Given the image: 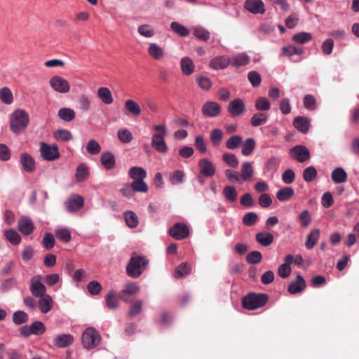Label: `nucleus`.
Masks as SVG:
<instances>
[{
	"label": "nucleus",
	"instance_id": "f257e3e1",
	"mask_svg": "<svg viewBox=\"0 0 359 359\" xmlns=\"http://www.w3.org/2000/svg\"><path fill=\"white\" fill-rule=\"evenodd\" d=\"M29 123V115L22 109H15L10 115V129L15 134L24 132Z\"/></svg>",
	"mask_w": 359,
	"mask_h": 359
},
{
	"label": "nucleus",
	"instance_id": "f03ea898",
	"mask_svg": "<svg viewBox=\"0 0 359 359\" xmlns=\"http://www.w3.org/2000/svg\"><path fill=\"white\" fill-rule=\"evenodd\" d=\"M154 133L151 137V146L159 153H165L168 151L165 138L168 135V130L165 124H158L153 126Z\"/></svg>",
	"mask_w": 359,
	"mask_h": 359
},
{
	"label": "nucleus",
	"instance_id": "7ed1b4c3",
	"mask_svg": "<svg viewBox=\"0 0 359 359\" xmlns=\"http://www.w3.org/2000/svg\"><path fill=\"white\" fill-rule=\"evenodd\" d=\"M148 264L149 261L145 257L135 255L132 256L126 266L127 274L131 278H138L146 269Z\"/></svg>",
	"mask_w": 359,
	"mask_h": 359
},
{
	"label": "nucleus",
	"instance_id": "20e7f679",
	"mask_svg": "<svg viewBox=\"0 0 359 359\" xmlns=\"http://www.w3.org/2000/svg\"><path fill=\"white\" fill-rule=\"evenodd\" d=\"M81 341L84 348L93 349L100 344L101 337L95 328L89 327L83 332Z\"/></svg>",
	"mask_w": 359,
	"mask_h": 359
},
{
	"label": "nucleus",
	"instance_id": "39448f33",
	"mask_svg": "<svg viewBox=\"0 0 359 359\" xmlns=\"http://www.w3.org/2000/svg\"><path fill=\"white\" fill-rule=\"evenodd\" d=\"M268 301L265 294H249L243 298V306L248 310H255L264 306Z\"/></svg>",
	"mask_w": 359,
	"mask_h": 359
},
{
	"label": "nucleus",
	"instance_id": "423d86ee",
	"mask_svg": "<svg viewBox=\"0 0 359 359\" xmlns=\"http://www.w3.org/2000/svg\"><path fill=\"white\" fill-rule=\"evenodd\" d=\"M40 154L43 159L53 161L60 158L59 149L57 144H48L43 142H40Z\"/></svg>",
	"mask_w": 359,
	"mask_h": 359
},
{
	"label": "nucleus",
	"instance_id": "0eeeda50",
	"mask_svg": "<svg viewBox=\"0 0 359 359\" xmlns=\"http://www.w3.org/2000/svg\"><path fill=\"white\" fill-rule=\"evenodd\" d=\"M42 281L43 277L41 275L34 276L30 280L29 290L35 297L46 294V287Z\"/></svg>",
	"mask_w": 359,
	"mask_h": 359
},
{
	"label": "nucleus",
	"instance_id": "6e6552de",
	"mask_svg": "<svg viewBox=\"0 0 359 359\" xmlns=\"http://www.w3.org/2000/svg\"><path fill=\"white\" fill-rule=\"evenodd\" d=\"M51 88L57 93H67L70 90L69 81L60 76H54L49 80Z\"/></svg>",
	"mask_w": 359,
	"mask_h": 359
},
{
	"label": "nucleus",
	"instance_id": "1a4fd4ad",
	"mask_svg": "<svg viewBox=\"0 0 359 359\" xmlns=\"http://www.w3.org/2000/svg\"><path fill=\"white\" fill-rule=\"evenodd\" d=\"M170 235L177 240H182L189 236V229L184 223H176L169 230Z\"/></svg>",
	"mask_w": 359,
	"mask_h": 359
},
{
	"label": "nucleus",
	"instance_id": "9d476101",
	"mask_svg": "<svg viewBox=\"0 0 359 359\" xmlns=\"http://www.w3.org/2000/svg\"><path fill=\"white\" fill-rule=\"evenodd\" d=\"M244 8L250 13L264 14L266 11L265 4L262 0H246Z\"/></svg>",
	"mask_w": 359,
	"mask_h": 359
},
{
	"label": "nucleus",
	"instance_id": "9b49d317",
	"mask_svg": "<svg viewBox=\"0 0 359 359\" xmlns=\"http://www.w3.org/2000/svg\"><path fill=\"white\" fill-rule=\"evenodd\" d=\"M147 53L151 58L156 61H161L164 58L165 51L157 43H149L147 47Z\"/></svg>",
	"mask_w": 359,
	"mask_h": 359
},
{
	"label": "nucleus",
	"instance_id": "f8f14e48",
	"mask_svg": "<svg viewBox=\"0 0 359 359\" xmlns=\"http://www.w3.org/2000/svg\"><path fill=\"white\" fill-rule=\"evenodd\" d=\"M202 111L206 116L216 117L221 112V107L216 102H206L202 107Z\"/></svg>",
	"mask_w": 359,
	"mask_h": 359
},
{
	"label": "nucleus",
	"instance_id": "ddd939ff",
	"mask_svg": "<svg viewBox=\"0 0 359 359\" xmlns=\"http://www.w3.org/2000/svg\"><path fill=\"white\" fill-rule=\"evenodd\" d=\"M231 62V58L226 55H221L213 57L209 63V67L215 70H220L226 68Z\"/></svg>",
	"mask_w": 359,
	"mask_h": 359
},
{
	"label": "nucleus",
	"instance_id": "4468645a",
	"mask_svg": "<svg viewBox=\"0 0 359 359\" xmlns=\"http://www.w3.org/2000/svg\"><path fill=\"white\" fill-rule=\"evenodd\" d=\"M84 199L83 198L78 194L71 196L66 203L67 209L70 212H74L83 206Z\"/></svg>",
	"mask_w": 359,
	"mask_h": 359
},
{
	"label": "nucleus",
	"instance_id": "2eb2a0df",
	"mask_svg": "<svg viewBox=\"0 0 359 359\" xmlns=\"http://www.w3.org/2000/svg\"><path fill=\"white\" fill-rule=\"evenodd\" d=\"M290 154H293L297 161L303 163L310 158L309 149L303 145H297L290 149Z\"/></svg>",
	"mask_w": 359,
	"mask_h": 359
},
{
	"label": "nucleus",
	"instance_id": "dca6fc26",
	"mask_svg": "<svg viewBox=\"0 0 359 359\" xmlns=\"http://www.w3.org/2000/svg\"><path fill=\"white\" fill-rule=\"evenodd\" d=\"M245 103L240 99H234L231 100L228 106V111L233 116H238L243 114L245 111Z\"/></svg>",
	"mask_w": 359,
	"mask_h": 359
},
{
	"label": "nucleus",
	"instance_id": "f3484780",
	"mask_svg": "<svg viewBox=\"0 0 359 359\" xmlns=\"http://www.w3.org/2000/svg\"><path fill=\"white\" fill-rule=\"evenodd\" d=\"M20 163L24 171L32 172L36 168L34 158L28 153H22L20 156Z\"/></svg>",
	"mask_w": 359,
	"mask_h": 359
},
{
	"label": "nucleus",
	"instance_id": "a211bd4d",
	"mask_svg": "<svg viewBox=\"0 0 359 359\" xmlns=\"http://www.w3.org/2000/svg\"><path fill=\"white\" fill-rule=\"evenodd\" d=\"M200 172L205 177H212L215 174V168L207 158H202L198 162Z\"/></svg>",
	"mask_w": 359,
	"mask_h": 359
},
{
	"label": "nucleus",
	"instance_id": "6ab92c4d",
	"mask_svg": "<svg viewBox=\"0 0 359 359\" xmlns=\"http://www.w3.org/2000/svg\"><path fill=\"white\" fill-rule=\"evenodd\" d=\"M18 227L19 231L26 236L31 234L34 229V223L32 219L25 216H23L20 219Z\"/></svg>",
	"mask_w": 359,
	"mask_h": 359
},
{
	"label": "nucleus",
	"instance_id": "aec40b11",
	"mask_svg": "<svg viewBox=\"0 0 359 359\" xmlns=\"http://www.w3.org/2000/svg\"><path fill=\"white\" fill-rule=\"evenodd\" d=\"M306 287V282L301 275H298L295 280L291 281L288 285V292L290 294H297L302 292Z\"/></svg>",
	"mask_w": 359,
	"mask_h": 359
},
{
	"label": "nucleus",
	"instance_id": "412c9836",
	"mask_svg": "<svg viewBox=\"0 0 359 359\" xmlns=\"http://www.w3.org/2000/svg\"><path fill=\"white\" fill-rule=\"evenodd\" d=\"M254 175V168L252 164L250 162H244L241 165L240 177L242 183L244 182H250Z\"/></svg>",
	"mask_w": 359,
	"mask_h": 359
},
{
	"label": "nucleus",
	"instance_id": "4be33fe9",
	"mask_svg": "<svg viewBox=\"0 0 359 359\" xmlns=\"http://www.w3.org/2000/svg\"><path fill=\"white\" fill-rule=\"evenodd\" d=\"M38 298H39V300L38 302L37 306L39 307L41 313H47L49 312L53 308V298L48 294L39 297Z\"/></svg>",
	"mask_w": 359,
	"mask_h": 359
},
{
	"label": "nucleus",
	"instance_id": "5701e85b",
	"mask_svg": "<svg viewBox=\"0 0 359 359\" xmlns=\"http://www.w3.org/2000/svg\"><path fill=\"white\" fill-rule=\"evenodd\" d=\"M74 342V337L70 334H59L53 339V344L56 347L65 348Z\"/></svg>",
	"mask_w": 359,
	"mask_h": 359
},
{
	"label": "nucleus",
	"instance_id": "b1692460",
	"mask_svg": "<svg viewBox=\"0 0 359 359\" xmlns=\"http://www.w3.org/2000/svg\"><path fill=\"white\" fill-rule=\"evenodd\" d=\"M97 95L102 102L105 104L109 105L114 102L112 93L107 87L102 86L98 88Z\"/></svg>",
	"mask_w": 359,
	"mask_h": 359
},
{
	"label": "nucleus",
	"instance_id": "393cba45",
	"mask_svg": "<svg viewBox=\"0 0 359 359\" xmlns=\"http://www.w3.org/2000/svg\"><path fill=\"white\" fill-rule=\"evenodd\" d=\"M310 119L305 116H297L294 119L293 125L297 130L306 134L310 128Z\"/></svg>",
	"mask_w": 359,
	"mask_h": 359
},
{
	"label": "nucleus",
	"instance_id": "a878e982",
	"mask_svg": "<svg viewBox=\"0 0 359 359\" xmlns=\"http://www.w3.org/2000/svg\"><path fill=\"white\" fill-rule=\"evenodd\" d=\"M140 287L135 283H129L126 284L123 289L119 293V297L121 299L127 300L126 296L134 295L140 292Z\"/></svg>",
	"mask_w": 359,
	"mask_h": 359
},
{
	"label": "nucleus",
	"instance_id": "bb28decb",
	"mask_svg": "<svg viewBox=\"0 0 359 359\" xmlns=\"http://www.w3.org/2000/svg\"><path fill=\"white\" fill-rule=\"evenodd\" d=\"M250 59L248 55L245 53H242L233 56L231 59L230 64L233 67L238 68L242 66L247 65L250 62Z\"/></svg>",
	"mask_w": 359,
	"mask_h": 359
},
{
	"label": "nucleus",
	"instance_id": "cd10ccee",
	"mask_svg": "<svg viewBox=\"0 0 359 359\" xmlns=\"http://www.w3.org/2000/svg\"><path fill=\"white\" fill-rule=\"evenodd\" d=\"M273 236L268 231H261L256 234L257 241L262 246L267 247L273 241Z\"/></svg>",
	"mask_w": 359,
	"mask_h": 359
},
{
	"label": "nucleus",
	"instance_id": "c85d7f7f",
	"mask_svg": "<svg viewBox=\"0 0 359 359\" xmlns=\"http://www.w3.org/2000/svg\"><path fill=\"white\" fill-rule=\"evenodd\" d=\"M100 161L103 166L107 170L112 169L115 166V157L111 152L107 151L102 153L100 156Z\"/></svg>",
	"mask_w": 359,
	"mask_h": 359
},
{
	"label": "nucleus",
	"instance_id": "c756f323",
	"mask_svg": "<svg viewBox=\"0 0 359 359\" xmlns=\"http://www.w3.org/2000/svg\"><path fill=\"white\" fill-rule=\"evenodd\" d=\"M180 67L182 73L187 76L191 75L194 72L195 69L192 60L187 57L182 58L180 61Z\"/></svg>",
	"mask_w": 359,
	"mask_h": 359
},
{
	"label": "nucleus",
	"instance_id": "7c9ffc66",
	"mask_svg": "<svg viewBox=\"0 0 359 359\" xmlns=\"http://www.w3.org/2000/svg\"><path fill=\"white\" fill-rule=\"evenodd\" d=\"M332 181L336 184L344 183L347 180V173L342 168H337L331 175Z\"/></svg>",
	"mask_w": 359,
	"mask_h": 359
},
{
	"label": "nucleus",
	"instance_id": "2f4dec72",
	"mask_svg": "<svg viewBox=\"0 0 359 359\" xmlns=\"http://www.w3.org/2000/svg\"><path fill=\"white\" fill-rule=\"evenodd\" d=\"M125 107L126 110L133 116H139L142 113L140 104L132 99H128L125 101Z\"/></svg>",
	"mask_w": 359,
	"mask_h": 359
},
{
	"label": "nucleus",
	"instance_id": "473e14b6",
	"mask_svg": "<svg viewBox=\"0 0 359 359\" xmlns=\"http://www.w3.org/2000/svg\"><path fill=\"white\" fill-rule=\"evenodd\" d=\"M128 175L133 181L141 180L146 178L147 172L141 167L134 166L129 170Z\"/></svg>",
	"mask_w": 359,
	"mask_h": 359
},
{
	"label": "nucleus",
	"instance_id": "72a5a7b5",
	"mask_svg": "<svg viewBox=\"0 0 359 359\" xmlns=\"http://www.w3.org/2000/svg\"><path fill=\"white\" fill-rule=\"evenodd\" d=\"M319 237L320 230L318 229H312L307 236L306 241L305 243L306 248L309 250L312 249L316 244Z\"/></svg>",
	"mask_w": 359,
	"mask_h": 359
},
{
	"label": "nucleus",
	"instance_id": "f704fd0d",
	"mask_svg": "<svg viewBox=\"0 0 359 359\" xmlns=\"http://www.w3.org/2000/svg\"><path fill=\"white\" fill-rule=\"evenodd\" d=\"M58 117L65 121L70 122L73 121L76 117V113L74 109L68 107L61 108L58 111Z\"/></svg>",
	"mask_w": 359,
	"mask_h": 359
},
{
	"label": "nucleus",
	"instance_id": "c9c22d12",
	"mask_svg": "<svg viewBox=\"0 0 359 359\" xmlns=\"http://www.w3.org/2000/svg\"><path fill=\"white\" fill-rule=\"evenodd\" d=\"M89 176V170L88 167L85 163H81L78 165L76 173L75 178L77 182H83L86 180Z\"/></svg>",
	"mask_w": 359,
	"mask_h": 359
},
{
	"label": "nucleus",
	"instance_id": "e433bc0d",
	"mask_svg": "<svg viewBox=\"0 0 359 359\" xmlns=\"http://www.w3.org/2000/svg\"><path fill=\"white\" fill-rule=\"evenodd\" d=\"M224 133L219 128H215L210 131V140L214 147H218L222 142Z\"/></svg>",
	"mask_w": 359,
	"mask_h": 359
},
{
	"label": "nucleus",
	"instance_id": "4c0bfd02",
	"mask_svg": "<svg viewBox=\"0 0 359 359\" xmlns=\"http://www.w3.org/2000/svg\"><path fill=\"white\" fill-rule=\"evenodd\" d=\"M53 137L57 141L69 142L72 140V133L67 129H58L53 133Z\"/></svg>",
	"mask_w": 359,
	"mask_h": 359
},
{
	"label": "nucleus",
	"instance_id": "58836bf2",
	"mask_svg": "<svg viewBox=\"0 0 359 359\" xmlns=\"http://www.w3.org/2000/svg\"><path fill=\"white\" fill-rule=\"evenodd\" d=\"M0 100L6 104H11L13 102V95L8 87L0 88Z\"/></svg>",
	"mask_w": 359,
	"mask_h": 359
},
{
	"label": "nucleus",
	"instance_id": "ea45409f",
	"mask_svg": "<svg viewBox=\"0 0 359 359\" xmlns=\"http://www.w3.org/2000/svg\"><path fill=\"white\" fill-rule=\"evenodd\" d=\"M269 119V116L265 113H256L250 118V123L254 127L265 124Z\"/></svg>",
	"mask_w": 359,
	"mask_h": 359
},
{
	"label": "nucleus",
	"instance_id": "a19ab883",
	"mask_svg": "<svg viewBox=\"0 0 359 359\" xmlns=\"http://www.w3.org/2000/svg\"><path fill=\"white\" fill-rule=\"evenodd\" d=\"M138 34L144 38H151L155 35L153 27L149 24H144L138 26Z\"/></svg>",
	"mask_w": 359,
	"mask_h": 359
},
{
	"label": "nucleus",
	"instance_id": "79ce46f5",
	"mask_svg": "<svg viewBox=\"0 0 359 359\" xmlns=\"http://www.w3.org/2000/svg\"><path fill=\"white\" fill-rule=\"evenodd\" d=\"M5 237L13 245H18L21 241V237L15 229H10L5 231Z\"/></svg>",
	"mask_w": 359,
	"mask_h": 359
},
{
	"label": "nucleus",
	"instance_id": "37998d69",
	"mask_svg": "<svg viewBox=\"0 0 359 359\" xmlns=\"http://www.w3.org/2000/svg\"><path fill=\"white\" fill-rule=\"evenodd\" d=\"M124 218L126 224L130 228H135L139 223L137 215L133 211H126Z\"/></svg>",
	"mask_w": 359,
	"mask_h": 359
},
{
	"label": "nucleus",
	"instance_id": "c03bdc74",
	"mask_svg": "<svg viewBox=\"0 0 359 359\" xmlns=\"http://www.w3.org/2000/svg\"><path fill=\"white\" fill-rule=\"evenodd\" d=\"M294 195V190L291 187H285L278 191L276 193L277 198L280 201L290 200Z\"/></svg>",
	"mask_w": 359,
	"mask_h": 359
},
{
	"label": "nucleus",
	"instance_id": "a18cd8bd",
	"mask_svg": "<svg viewBox=\"0 0 359 359\" xmlns=\"http://www.w3.org/2000/svg\"><path fill=\"white\" fill-rule=\"evenodd\" d=\"M292 39L297 43L304 44L312 39V35L309 32H302L294 34Z\"/></svg>",
	"mask_w": 359,
	"mask_h": 359
},
{
	"label": "nucleus",
	"instance_id": "49530a36",
	"mask_svg": "<svg viewBox=\"0 0 359 359\" xmlns=\"http://www.w3.org/2000/svg\"><path fill=\"white\" fill-rule=\"evenodd\" d=\"M255 147V141L253 138L250 137L245 140L243 144L242 154L244 156L250 155Z\"/></svg>",
	"mask_w": 359,
	"mask_h": 359
},
{
	"label": "nucleus",
	"instance_id": "de8ad7c7",
	"mask_svg": "<svg viewBox=\"0 0 359 359\" xmlns=\"http://www.w3.org/2000/svg\"><path fill=\"white\" fill-rule=\"evenodd\" d=\"M222 192L226 200L230 202H235L236 201L238 193L235 187L232 186H226Z\"/></svg>",
	"mask_w": 359,
	"mask_h": 359
},
{
	"label": "nucleus",
	"instance_id": "09e8293b",
	"mask_svg": "<svg viewBox=\"0 0 359 359\" xmlns=\"http://www.w3.org/2000/svg\"><path fill=\"white\" fill-rule=\"evenodd\" d=\"M121 299L116 296L113 291H109L106 296V304L108 308L115 309L118 306V300Z\"/></svg>",
	"mask_w": 359,
	"mask_h": 359
},
{
	"label": "nucleus",
	"instance_id": "8fccbe9b",
	"mask_svg": "<svg viewBox=\"0 0 359 359\" xmlns=\"http://www.w3.org/2000/svg\"><path fill=\"white\" fill-rule=\"evenodd\" d=\"M56 237L64 243H68L71 238V233L66 228H57L55 231Z\"/></svg>",
	"mask_w": 359,
	"mask_h": 359
},
{
	"label": "nucleus",
	"instance_id": "3c124183",
	"mask_svg": "<svg viewBox=\"0 0 359 359\" xmlns=\"http://www.w3.org/2000/svg\"><path fill=\"white\" fill-rule=\"evenodd\" d=\"M117 136L120 142L124 144L129 143L133 140L131 132L126 128L119 129L117 132Z\"/></svg>",
	"mask_w": 359,
	"mask_h": 359
},
{
	"label": "nucleus",
	"instance_id": "603ef678",
	"mask_svg": "<svg viewBox=\"0 0 359 359\" xmlns=\"http://www.w3.org/2000/svg\"><path fill=\"white\" fill-rule=\"evenodd\" d=\"M170 27L173 32L181 36H187L189 34V29L177 22H172Z\"/></svg>",
	"mask_w": 359,
	"mask_h": 359
},
{
	"label": "nucleus",
	"instance_id": "864d4df0",
	"mask_svg": "<svg viewBox=\"0 0 359 359\" xmlns=\"http://www.w3.org/2000/svg\"><path fill=\"white\" fill-rule=\"evenodd\" d=\"M317 176V170L315 167H307L303 171V179L306 182H312Z\"/></svg>",
	"mask_w": 359,
	"mask_h": 359
},
{
	"label": "nucleus",
	"instance_id": "5fc2aeb1",
	"mask_svg": "<svg viewBox=\"0 0 359 359\" xmlns=\"http://www.w3.org/2000/svg\"><path fill=\"white\" fill-rule=\"evenodd\" d=\"M303 53V49L297 48L294 46H287L282 48V55L290 57L294 55H301Z\"/></svg>",
	"mask_w": 359,
	"mask_h": 359
},
{
	"label": "nucleus",
	"instance_id": "6e6d98bb",
	"mask_svg": "<svg viewBox=\"0 0 359 359\" xmlns=\"http://www.w3.org/2000/svg\"><path fill=\"white\" fill-rule=\"evenodd\" d=\"M243 142V139L239 135H233L231 137H229L226 142V147L231 150L236 149L238 147H239Z\"/></svg>",
	"mask_w": 359,
	"mask_h": 359
},
{
	"label": "nucleus",
	"instance_id": "4d7b16f0",
	"mask_svg": "<svg viewBox=\"0 0 359 359\" xmlns=\"http://www.w3.org/2000/svg\"><path fill=\"white\" fill-rule=\"evenodd\" d=\"M86 150L91 155H97L101 151L100 144L95 140H90L87 142Z\"/></svg>",
	"mask_w": 359,
	"mask_h": 359
},
{
	"label": "nucleus",
	"instance_id": "13d9d810",
	"mask_svg": "<svg viewBox=\"0 0 359 359\" xmlns=\"http://www.w3.org/2000/svg\"><path fill=\"white\" fill-rule=\"evenodd\" d=\"M28 320V315L23 311H17L13 315V321L16 325L23 324Z\"/></svg>",
	"mask_w": 359,
	"mask_h": 359
},
{
	"label": "nucleus",
	"instance_id": "bf43d9fd",
	"mask_svg": "<svg viewBox=\"0 0 359 359\" xmlns=\"http://www.w3.org/2000/svg\"><path fill=\"white\" fill-rule=\"evenodd\" d=\"M255 106L258 111H267L271 108V103L266 97H261L256 100Z\"/></svg>",
	"mask_w": 359,
	"mask_h": 359
},
{
	"label": "nucleus",
	"instance_id": "052dcab7",
	"mask_svg": "<svg viewBox=\"0 0 359 359\" xmlns=\"http://www.w3.org/2000/svg\"><path fill=\"white\" fill-rule=\"evenodd\" d=\"M280 160L276 156L270 157L265 165V167L269 171H276L280 166Z\"/></svg>",
	"mask_w": 359,
	"mask_h": 359
},
{
	"label": "nucleus",
	"instance_id": "680f3d73",
	"mask_svg": "<svg viewBox=\"0 0 359 359\" xmlns=\"http://www.w3.org/2000/svg\"><path fill=\"white\" fill-rule=\"evenodd\" d=\"M194 34L196 37L203 41H208L210 38V32L202 27H194Z\"/></svg>",
	"mask_w": 359,
	"mask_h": 359
},
{
	"label": "nucleus",
	"instance_id": "e2e57ef3",
	"mask_svg": "<svg viewBox=\"0 0 359 359\" xmlns=\"http://www.w3.org/2000/svg\"><path fill=\"white\" fill-rule=\"evenodd\" d=\"M225 176L226 179L233 183L238 182L242 183L241 179L240 177V173L236 170L227 169L224 171Z\"/></svg>",
	"mask_w": 359,
	"mask_h": 359
},
{
	"label": "nucleus",
	"instance_id": "0e129e2a",
	"mask_svg": "<svg viewBox=\"0 0 359 359\" xmlns=\"http://www.w3.org/2000/svg\"><path fill=\"white\" fill-rule=\"evenodd\" d=\"M191 271V267L187 263H182L176 269L175 276L176 278H182L188 275Z\"/></svg>",
	"mask_w": 359,
	"mask_h": 359
},
{
	"label": "nucleus",
	"instance_id": "69168bd1",
	"mask_svg": "<svg viewBox=\"0 0 359 359\" xmlns=\"http://www.w3.org/2000/svg\"><path fill=\"white\" fill-rule=\"evenodd\" d=\"M304 107L311 111H313L316 108V100L312 95H306L303 100Z\"/></svg>",
	"mask_w": 359,
	"mask_h": 359
},
{
	"label": "nucleus",
	"instance_id": "338daca9",
	"mask_svg": "<svg viewBox=\"0 0 359 359\" xmlns=\"http://www.w3.org/2000/svg\"><path fill=\"white\" fill-rule=\"evenodd\" d=\"M194 145L200 153L205 154L207 151V144L202 135L195 137Z\"/></svg>",
	"mask_w": 359,
	"mask_h": 359
},
{
	"label": "nucleus",
	"instance_id": "774afa93",
	"mask_svg": "<svg viewBox=\"0 0 359 359\" xmlns=\"http://www.w3.org/2000/svg\"><path fill=\"white\" fill-rule=\"evenodd\" d=\"M102 288L101 284L97 280H92L87 285V290L91 295L99 294Z\"/></svg>",
	"mask_w": 359,
	"mask_h": 359
}]
</instances>
